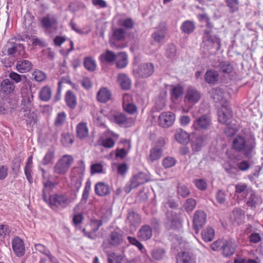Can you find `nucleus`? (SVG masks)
I'll use <instances>...</instances> for the list:
<instances>
[{
  "mask_svg": "<svg viewBox=\"0 0 263 263\" xmlns=\"http://www.w3.org/2000/svg\"><path fill=\"white\" fill-rule=\"evenodd\" d=\"M256 147V139L252 134H239L233 138L232 142V149L237 153L243 154L248 158L253 156Z\"/></svg>",
  "mask_w": 263,
  "mask_h": 263,
  "instance_id": "f257e3e1",
  "label": "nucleus"
},
{
  "mask_svg": "<svg viewBox=\"0 0 263 263\" xmlns=\"http://www.w3.org/2000/svg\"><path fill=\"white\" fill-rule=\"evenodd\" d=\"M22 105L23 109L24 115L22 116V119L25 120L27 124L33 126L37 121V116L32 110L33 106V96L31 89L26 88L22 91Z\"/></svg>",
  "mask_w": 263,
  "mask_h": 263,
  "instance_id": "f03ea898",
  "label": "nucleus"
},
{
  "mask_svg": "<svg viewBox=\"0 0 263 263\" xmlns=\"http://www.w3.org/2000/svg\"><path fill=\"white\" fill-rule=\"evenodd\" d=\"M14 87L13 83L9 79H5L1 83L0 95L2 96L0 98V114H5L9 109V102L6 99L4 100L3 97L12 92Z\"/></svg>",
  "mask_w": 263,
  "mask_h": 263,
  "instance_id": "7ed1b4c3",
  "label": "nucleus"
},
{
  "mask_svg": "<svg viewBox=\"0 0 263 263\" xmlns=\"http://www.w3.org/2000/svg\"><path fill=\"white\" fill-rule=\"evenodd\" d=\"M203 46L208 50H219L221 47V39L217 35L213 34L211 30H205L202 37Z\"/></svg>",
  "mask_w": 263,
  "mask_h": 263,
  "instance_id": "20e7f679",
  "label": "nucleus"
},
{
  "mask_svg": "<svg viewBox=\"0 0 263 263\" xmlns=\"http://www.w3.org/2000/svg\"><path fill=\"white\" fill-rule=\"evenodd\" d=\"M73 162V158L70 155H65L58 160L53 166L54 173L60 175H65L68 171Z\"/></svg>",
  "mask_w": 263,
  "mask_h": 263,
  "instance_id": "39448f33",
  "label": "nucleus"
},
{
  "mask_svg": "<svg viewBox=\"0 0 263 263\" xmlns=\"http://www.w3.org/2000/svg\"><path fill=\"white\" fill-rule=\"evenodd\" d=\"M7 54L16 59L27 58V54L25 50L24 46L20 43L9 42L6 45Z\"/></svg>",
  "mask_w": 263,
  "mask_h": 263,
  "instance_id": "423d86ee",
  "label": "nucleus"
},
{
  "mask_svg": "<svg viewBox=\"0 0 263 263\" xmlns=\"http://www.w3.org/2000/svg\"><path fill=\"white\" fill-rule=\"evenodd\" d=\"M71 199L66 195L53 194L48 198L47 203L52 209H56L59 206L66 208L71 202Z\"/></svg>",
  "mask_w": 263,
  "mask_h": 263,
  "instance_id": "0eeeda50",
  "label": "nucleus"
},
{
  "mask_svg": "<svg viewBox=\"0 0 263 263\" xmlns=\"http://www.w3.org/2000/svg\"><path fill=\"white\" fill-rule=\"evenodd\" d=\"M148 181V177L144 173H139L134 175L130 178L128 183L124 188L125 192L129 193L133 189L144 184Z\"/></svg>",
  "mask_w": 263,
  "mask_h": 263,
  "instance_id": "6e6552de",
  "label": "nucleus"
},
{
  "mask_svg": "<svg viewBox=\"0 0 263 263\" xmlns=\"http://www.w3.org/2000/svg\"><path fill=\"white\" fill-rule=\"evenodd\" d=\"M164 224L168 230L178 229L181 226L180 215L173 211H167Z\"/></svg>",
  "mask_w": 263,
  "mask_h": 263,
  "instance_id": "1a4fd4ad",
  "label": "nucleus"
},
{
  "mask_svg": "<svg viewBox=\"0 0 263 263\" xmlns=\"http://www.w3.org/2000/svg\"><path fill=\"white\" fill-rule=\"evenodd\" d=\"M124 240L123 232L119 229H117L111 231L107 237L108 243L114 247H117L121 245Z\"/></svg>",
  "mask_w": 263,
  "mask_h": 263,
  "instance_id": "9d476101",
  "label": "nucleus"
},
{
  "mask_svg": "<svg viewBox=\"0 0 263 263\" xmlns=\"http://www.w3.org/2000/svg\"><path fill=\"white\" fill-rule=\"evenodd\" d=\"M155 67L151 63L141 64L137 69L134 70V74L138 77L146 78L153 74Z\"/></svg>",
  "mask_w": 263,
  "mask_h": 263,
  "instance_id": "9b49d317",
  "label": "nucleus"
},
{
  "mask_svg": "<svg viewBox=\"0 0 263 263\" xmlns=\"http://www.w3.org/2000/svg\"><path fill=\"white\" fill-rule=\"evenodd\" d=\"M201 98V93L199 90L192 86H189L186 89L184 102L186 103L194 105L197 103Z\"/></svg>",
  "mask_w": 263,
  "mask_h": 263,
  "instance_id": "f8f14e48",
  "label": "nucleus"
},
{
  "mask_svg": "<svg viewBox=\"0 0 263 263\" xmlns=\"http://www.w3.org/2000/svg\"><path fill=\"white\" fill-rule=\"evenodd\" d=\"M175 120V115L170 111L162 112L159 116V125L163 128H168L173 125Z\"/></svg>",
  "mask_w": 263,
  "mask_h": 263,
  "instance_id": "ddd939ff",
  "label": "nucleus"
},
{
  "mask_svg": "<svg viewBox=\"0 0 263 263\" xmlns=\"http://www.w3.org/2000/svg\"><path fill=\"white\" fill-rule=\"evenodd\" d=\"M141 221V217L137 213L133 210L128 211L126 222L129 227L130 231H135Z\"/></svg>",
  "mask_w": 263,
  "mask_h": 263,
  "instance_id": "4468645a",
  "label": "nucleus"
},
{
  "mask_svg": "<svg viewBox=\"0 0 263 263\" xmlns=\"http://www.w3.org/2000/svg\"><path fill=\"white\" fill-rule=\"evenodd\" d=\"M206 221V215L201 210L196 211L194 215L193 224L196 234L199 233V230L204 225Z\"/></svg>",
  "mask_w": 263,
  "mask_h": 263,
  "instance_id": "2eb2a0df",
  "label": "nucleus"
},
{
  "mask_svg": "<svg viewBox=\"0 0 263 263\" xmlns=\"http://www.w3.org/2000/svg\"><path fill=\"white\" fill-rule=\"evenodd\" d=\"M210 94L211 98L216 102L226 103L230 97L229 93L220 88L212 89L210 91Z\"/></svg>",
  "mask_w": 263,
  "mask_h": 263,
  "instance_id": "dca6fc26",
  "label": "nucleus"
},
{
  "mask_svg": "<svg viewBox=\"0 0 263 263\" xmlns=\"http://www.w3.org/2000/svg\"><path fill=\"white\" fill-rule=\"evenodd\" d=\"M232 117V111L228 105H222L218 113L219 121L222 124H229Z\"/></svg>",
  "mask_w": 263,
  "mask_h": 263,
  "instance_id": "f3484780",
  "label": "nucleus"
},
{
  "mask_svg": "<svg viewBox=\"0 0 263 263\" xmlns=\"http://www.w3.org/2000/svg\"><path fill=\"white\" fill-rule=\"evenodd\" d=\"M211 124V120L207 115L200 116L194 121L193 127L197 130L207 129Z\"/></svg>",
  "mask_w": 263,
  "mask_h": 263,
  "instance_id": "a211bd4d",
  "label": "nucleus"
},
{
  "mask_svg": "<svg viewBox=\"0 0 263 263\" xmlns=\"http://www.w3.org/2000/svg\"><path fill=\"white\" fill-rule=\"evenodd\" d=\"M110 120L119 125L125 127L130 126L132 123V121L130 119L126 118L125 115L121 113L110 116Z\"/></svg>",
  "mask_w": 263,
  "mask_h": 263,
  "instance_id": "6ab92c4d",
  "label": "nucleus"
},
{
  "mask_svg": "<svg viewBox=\"0 0 263 263\" xmlns=\"http://www.w3.org/2000/svg\"><path fill=\"white\" fill-rule=\"evenodd\" d=\"M247 196H248V197L246 198V204L248 206L255 208L257 205L261 203L262 199L261 197L252 190H249L248 194Z\"/></svg>",
  "mask_w": 263,
  "mask_h": 263,
  "instance_id": "aec40b11",
  "label": "nucleus"
},
{
  "mask_svg": "<svg viewBox=\"0 0 263 263\" xmlns=\"http://www.w3.org/2000/svg\"><path fill=\"white\" fill-rule=\"evenodd\" d=\"M132 99L131 96L128 94H125L123 96V107L129 114H134L137 111V107L132 102Z\"/></svg>",
  "mask_w": 263,
  "mask_h": 263,
  "instance_id": "412c9836",
  "label": "nucleus"
},
{
  "mask_svg": "<svg viewBox=\"0 0 263 263\" xmlns=\"http://www.w3.org/2000/svg\"><path fill=\"white\" fill-rule=\"evenodd\" d=\"M166 33L165 24L161 23L156 28V30L152 34V37L155 42L160 43L165 39Z\"/></svg>",
  "mask_w": 263,
  "mask_h": 263,
  "instance_id": "4be33fe9",
  "label": "nucleus"
},
{
  "mask_svg": "<svg viewBox=\"0 0 263 263\" xmlns=\"http://www.w3.org/2000/svg\"><path fill=\"white\" fill-rule=\"evenodd\" d=\"M12 249L15 254L18 257L24 255L25 253V246L22 239L16 237L12 241Z\"/></svg>",
  "mask_w": 263,
  "mask_h": 263,
  "instance_id": "5701e85b",
  "label": "nucleus"
},
{
  "mask_svg": "<svg viewBox=\"0 0 263 263\" xmlns=\"http://www.w3.org/2000/svg\"><path fill=\"white\" fill-rule=\"evenodd\" d=\"M41 22L43 27L47 30L56 29L57 28L58 21L53 15H46L42 18Z\"/></svg>",
  "mask_w": 263,
  "mask_h": 263,
  "instance_id": "b1692460",
  "label": "nucleus"
},
{
  "mask_svg": "<svg viewBox=\"0 0 263 263\" xmlns=\"http://www.w3.org/2000/svg\"><path fill=\"white\" fill-rule=\"evenodd\" d=\"M152 228L147 224L142 226L137 233V237L141 240L146 241L152 237Z\"/></svg>",
  "mask_w": 263,
  "mask_h": 263,
  "instance_id": "393cba45",
  "label": "nucleus"
},
{
  "mask_svg": "<svg viewBox=\"0 0 263 263\" xmlns=\"http://www.w3.org/2000/svg\"><path fill=\"white\" fill-rule=\"evenodd\" d=\"M95 191L96 194L99 196H105L110 192V187L103 182H99L95 185Z\"/></svg>",
  "mask_w": 263,
  "mask_h": 263,
  "instance_id": "a878e982",
  "label": "nucleus"
},
{
  "mask_svg": "<svg viewBox=\"0 0 263 263\" xmlns=\"http://www.w3.org/2000/svg\"><path fill=\"white\" fill-rule=\"evenodd\" d=\"M236 245L234 241L231 240L223 241L221 249L222 253L226 257H229L232 255L235 250Z\"/></svg>",
  "mask_w": 263,
  "mask_h": 263,
  "instance_id": "bb28decb",
  "label": "nucleus"
},
{
  "mask_svg": "<svg viewBox=\"0 0 263 263\" xmlns=\"http://www.w3.org/2000/svg\"><path fill=\"white\" fill-rule=\"evenodd\" d=\"M32 63L26 60H21L20 59L17 61L16 68L17 70L21 73H25L29 71L32 68Z\"/></svg>",
  "mask_w": 263,
  "mask_h": 263,
  "instance_id": "cd10ccee",
  "label": "nucleus"
},
{
  "mask_svg": "<svg viewBox=\"0 0 263 263\" xmlns=\"http://www.w3.org/2000/svg\"><path fill=\"white\" fill-rule=\"evenodd\" d=\"M175 138L177 141L181 144H186L189 142V135L181 128L175 130Z\"/></svg>",
  "mask_w": 263,
  "mask_h": 263,
  "instance_id": "c85d7f7f",
  "label": "nucleus"
},
{
  "mask_svg": "<svg viewBox=\"0 0 263 263\" xmlns=\"http://www.w3.org/2000/svg\"><path fill=\"white\" fill-rule=\"evenodd\" d=\"M97 100L101 103H106L111 98V93L106 88H101L97 93Z\"/></svg>",
  "mask_w": 263,
  "mask_h": 263,
  "instance_id": "c756f323",
  "label": "nucleus"
},
{
  "mask_svg": "<svg viewBox=\"0 0 263 263\" xmlns=\"http://www.w3.org/2000/svg\"><path fill=\"white\" fill-rule=\"evenodd\" d=\"M117 80L122 89L128 90L130 88L131 85L130 80L126 74L119 73L118 76Z\"/></svg>",
  "mask_w": 263,
  "mask_h": 263,
  "instance_id": "7c9ffc66",
  "label": "nucleus"
},
{
  "mask_svg": "<svg viewBox=\"0 0 263 263\" xmlns=\"http://www.w3.org/2000/svg\"><path fill=\"white\" fill-rule=\"evenodd\" d=\"M77 136L80 139L86 138L88 136V128L86 123L80 122L77 126Z\"/></svg>",
  "mask_w": 263,
  "mask_h": 263,
  "instance_id": "2f4dec72",
  "label": "nucleus"
},
{
  "mask_svg": "<svg viewBox=\"0 0 263 263\" xmlns=\"http://www.w3.org/2000/svg\"><path fill=\"white\" fill-rule=\"evenodd\" d=\"M65 101L67 105L71 109H74L77 104V98L71 90H68L65 95Z\"/></svg>",
  "mask_w": 263,
  "mask_h": 263,
  "instance_id": "473e14b6",
  "label": "nucleus"
},
{
  "mask_svg": "<svg viewBox=\"0 0 263 263\" xmlns=\"http://www.w3.org/2000/svg\"><path fill=\"white\" fill-rule=\"evenodd\" d=\"M116 66L121 69L125 68L128 64V58L124 52H120L116 56Z\"/></svg>",
  "mask_w": 263,
  "mask_h": 263,
  "instance_id": "72a5a7b5",
  "label": "nucleus"
},
{
  "mask_svg": "<svg viewBox=\"0 0 263 263\" xmlns=\"http://www.w3.org/2000/svg\"><path fill=\"white\" fill-rule=\"evenodd\" d=\"M163 155V149L161 147L155 146L150 150L149 160L153 162L159 160Z\"/></svg>",
  "mask_w": 263,
  "mask_h": 263,
  "instance_id": "f704fd0d",
  "label": "nucleus"
},
{
  "mask_svg": "<svg viewBox=\"0 0 263 263\" xmlns=\"http://www.w3.org/2000/svg\"><path fill=\"white\" fill-rule=\"evenodd\" d=\"M205 81L209 84H214L218 81L219 74L215 70H208L204 76Z\"/></svg>",
  "mask_w": 263,
  "mask_h": 263,
  "instance_id": "c9c22d12",
  "label": "nucleus"
},
{
  "mask_svg": "<svg viewBox=\"0 0 263 263\" xmlns=\"http://www.w3.org/2000/svg\"><path fill=\"white\" fill-rule=\"evenodd\" d=\"M171 99L173 102L176 101L183 94V88L180 85L174 86L171 91Z\"/></svg>",
  "mask_w": 263,
  "mask_h": 263,
  "instance_id": "e433bc0d",
  "label": "nucleus"
},
{
  "mask_svg": "<svg viewBox=\"0 0 263 263\" xmlns=\"http://www.w3.org/2000/svg\"><path fill=\"white\" fill-rule=\"evenodd\" d=\"M117 55L111 51L107 50L106 52L102 54L100 57V59L102 63H111L116 60Z\"/></svg>",
  "mask_w": 263,
  "mask_h": 263,
  "instance_id": "4c0bfd02",
  "label": "nucleus"
},
{
  "mask_svg": "<svg viewBox=\"0 0 263 263\" xmlns=\"http://www.w3.org/2000/svg\"><path fill=\"white\" fill-rule=\"evenodd\" d=\"M165 253L166 251L164 248L156 247L152 251L151 255L154 259L159 260L164 257Z\"/></svg>",
  "mask_w": 263,
  "mask_h": 263,
  "instance_id": "58836bf2",
  "label": "nucleus"
},
{
  "mask_svg": "<svg viewBox=\"0 0 263 263\" xmlns=\"http://www.w3.org/2000/svg\"><path fill=\"white\" fill-rule=\"evenodd\" d=\"M233 216L235 222L237 224H239L243 222L245 219V212L242 210L240 209H235L233 211Z\"/></svg>",
  "mask_w": 263,
  "mask_h": 263,
  "instance_id": "ea45409f",
  "label": "nucleus"
},
{
  "mask_svg": "<svg viewBox=\"0 0 263 263\" xmlns=\"http://www.w3.org/2000/svg\"><path fill=\"white\" fill-rule=\"evenodd\" d=\"M43 184L44 186L42 195L43 199L46 202H47L48 197L46 194V190L48 189L50 190H52L54 187V184L48 178L47 179L43 180Z\"/></svg>",
  "mask_w": 263,
  "mask_h": 263,
  "instance_id": "a19ab883",
  "label": "nucleus"
},
{
  "mask_svg": "<svg viewBox=\"0 0 263 263\" xmlns=\"http://www.w3.org/2000/svg\"><path fill=\"white\" fill-rule=\"evenodd\" d=\"M55 152L52 148L48 149L42 161V163L44 165H47L53 162L54 159Z\"/></svg>",
  "mask_w": 263,
  "mask_h": 263,
  "instance_id": "79ce46f5",
  "label": "nucleus"
},
{
  "mask_svg": "<svg viewBox=\"0 0 263 263\" xmlns=\"http://www.w3.org/2000/svg\"><path fill=\"white\" fill-rule=\"evenodd\" d=\"M214 231L213 228L208 227L201 233V236L204 241L209 242L212 241L214 237Z\"/></svg>",
  "mask_w": 263,
  "mask_h": 263,
  "instance_id": "37998d69",
  "label": "nucleus"
},
{
  "mask_svg": "<svg viewBox=\"0 0 263 263\" xmlns=\"http://www.w3.org/2000/svg\"><path fill=\"white\" fill-rule=\"evenodd\" d=\"M40 99L44 101H48L51 97V90L48 86H45L40 91Z\"/></svg>",
  "mask_w": 263,
  "mask_h": 263,
  "instance_id": "c03bdc74",
  "label": "nucleus"
},
{
  "mask_svg": "<svg viewBox=\"0 0 263 263\" xmlns=\"http://www.w3.org/2000/svg\"><path fill=\"white\" fill-rule=\"evenodd\" d=\"M219 68L220 71L224 74H229L233 70V66L227 61L221 62L219 64Z\"/></svg>",
  "mask_w": 263,
  "mask_h": 263,
  "instance_id": "a18cd8bd",
  "label": "nucleus"
},
{
  "mask_svg": "<svg viewBox=\"0 0 263 263\" xmlns=\"http://www.w3.org/2000/svg\"><path fill=\"white\" fill-rule=\"evenodd\" d=\"M191 260L192 258L190 254L185 251L178 253L177 257L178 263H189Z\"/></svg>",
  "mask_w": 263,
  "mask_h": 263,
  "instance_id": "49530a36",
  "label": "nucleus"
},
{
  "mask_svg": "<svg viewBox=\"0 0 263 263\" xmlns=\"http://www.w3.org/2000/svg\"><path fill=\"white\" fill-rule=\"evenodd\" d=\"M84 65L87 70L91 71H94L97 66L96 61L90 57L85 58Z\"/></svg>",
  "mask_w": 263,
  "mask_h": 263,
  "instance_id": "de8ad7c7",
  "label": "nucleus"
},
{
  "mask_svg": "<svg viewBox=\"0 0 263 263\" xmlns=\"http://www.w3.org/2000/svg\"><path fill=\"white\" fill-rule=\"evenodd\" d=\"M177 54L176 46L173 44L167 45L166 48L165 55L167 58L174 59Z\"/></svg>",
  "mask_w": 263,
  "mask_h": 263,
  "instance_id": "09e8293b",
  "label": "nucleus"
},
{
  "mask_svg": "<svg viewBox=\"0 0 263 263\" xmlns=\"http://www.w3.org/2000/svg\"><path fill=\"white\" fill-rule=\"evenodd\" d=\"M181 29L183 32L189 34L194 31L195 26L193 22L186 21L182 24Z\"/></svg>",
  "mask_w": 263,
  "mask_h": 263,
  "instance_id": "8fccbe9b",
  "label": "nucleus"
},
{
  "mask_svg": "<svg viewBox=\"0 0 263 263\" xmlns=\"http://www.w3.org/2000/svg\"><path fill=\"white\" fill-rule=\"evenodd\" d=\"M61 142L64 146L68 147L73 143V140L68 133H63L62 134Z\"/></svg>",
  "mask_w": 263,
  "mask_h": 263,
  "instance_id": "3c124183",
  "label": "nucleus"
},
{
  "mask_svg": "<svg viewBox=\"0 0 263 263\" xmlns=\"http://www.w3.org/2000/svg\"><path fill=\"white\" fill-rule=\"evenodd\" d=\"M127 239L130 244L137 247L141 253H143L145 251L143 245L136 238L132 236H128Z\"/></svg>",
  "mask_w": 263,
  "mask_h": 263,
  "instance_id": "603ef678",
  "label": "nucleus"
},
{
  "mask_svg": "<svg viewBox=\"0 0 263 263\" xmlns=\"http://www.w3.org/2000/svg\"><path fill=\"white\" fill-rule=\"evenodd\" d=\"M193 183L197 189L200 191H204L207 189L208 183L203 179H196L194 180Z\"/></svg>",
  "mask_w": 263,
  "mask_h": 263,
  "instance_id": "864d4df0",
  "label": "nucleus"
},
{
  "mask_svg": "<svg viewBox=\"0 0 263 263\" xmlns=\"http://www.w3.org/2000/svg\"><path fill=\"white\" fill-rule=\"evenodd\" d=\"M251 188H248L247 184L244 183H239L235 185V192L237 194H241L246 193L247 195L248 194L249 190H251Z\"/></svg>",
  "mask_w": 263,
  "mask_h": 263,
  "instance_id": "5fc2aeb1",
  "label": "nucleus"
},
{
  "mask_svg": "<svg viewBox=\"0 0 263 263\" xmlns=\"http://www.w3.org/2000/svg\"><path fill=\"white\" fill-rule=\"evenodd\" d=\"M125 35V31L123 28H117L113 32V39L117 41L122 40Z\"/></svg>",
  "mask_w": 263,
  "mask_h": 263,
  "instance_id": "6e6d98bb",
  "label": "nucleus"
},
{
  "mask_svg": "<svg viewBox=\"0 0 263 263\" xmlns=\"http://www.w3.org/2000/svg\"><path fill=\"white\" fill-rule=\"evenodd\" d=\"M122 257L121 255L112 253L108 256V263H122Z\"/></svg>",
  "mask_w": 263,
  "mask_h": 263,
  "instance_id": "4d7b16f0",
  "label": "nucleus"
},
{
  "mask_svg": "<svg viewBox=\"0 0 263 263\" xmlns=\"http://www.w3.org/2000/svg\"><path fill=\"white\" fill-rule=\"evenodd\" d=\"M66 119V115L64 112H59L55 120L54 125L58 127L62 126L65 122Z\"/></svg>",
  "mask_w": 263,
  "mask_h": 263,
  "instance_id": "13d9d810",
  "label": "nucleus"
},
{
  "mask_svg": "<svg viewBox=\"0 0 263 263\" xmlns=\"http://www.w3.org/2000/svg\"><path fill=\"white\" fill-rule=\"evenodd\" d=\"M177 191L178 193L182 197H186L190 194L189 189L185 185L182 184H178Z\"/></svg>",
  "mask_w": 263,
  "mask_h": 263,
  "instance_id": "bf43d9fd",
  "label": "nucleus"
},
{
  "mask_svg": "<svg viewBox=\"0 0 263 263\" xmlns=\"http://www.w3.org/2000/svg\"><path fill=\"white\" fill-rule=\"evenodd\" d=\"M32 76L34 80L37 82L44 81L46 78V74L43 71L36 70L32 73Z\"/></svg>",
  "mask_w": 263,
  "mask_h": 263,
  "instance_id": "052dcab7",
  "label": "nucleus"
},
{
  "mask_svg": "<svg viewBox=\"0 0 263 263\" xmlns=\"http://www.w3.org/2000/svg\"><path fill=\"white\" fill-rule=\"evenodd\" d=\"M196 201L193 198H189L184 204V208L187 212H191L195 208Z\"/></svg>",
  "mask_w": 263,
  "mask_h": 263,
  "instance_id": "680f3d73",
  "label": "nucleus"
},
{
  "mask_svg": "<svg viewBox=\"0 0 263 263\" xmlns=\"http://www.w3.org/2000/svg\"><path fill=\"white\" fill-rule=\"evenodd\" d=\"M103 224L102 221L100 219H91L90 226L91 228L92 232L96 233L99 229L100 227Z\"/></svg>",
  "mask_w": 263,
  "mask_h": 263,
  "instance_id": "e2e57ef3",
  "label": "nucleus"
},
{
  "mask_svg": "<svg viewBox=\"0 0 263 263\" xmlns=\"http://www.w3.org/2000/svg\"><path fill=\"white\" fill-rule=\"evenodd\" d=\"M226 2L231 12H234L238 10V0H226Z\"/></svg>",
  "mask_w": 263,
  "mask_h": 263,
  "instance_id": "0e129e2a",
  "label": "nucleus"
},
{
  "mask_svg": "<svg viewBox=\"0 0 263 263\" xmlns=\"http://www.w3.org/2000/svg\"><path fill=\"white\" fill-rule=\"evenodd\" d=\"M176 163V160L173 157H167L162 161V165L165 168H169L173 166Z\"/></svg>",
  "mask_w": 263,
  "mask_h": 263,
  "instance_id": "69168bd1",
  "label": "nucleus"
},
{
  "mask_svg": "<svg viewBox=\"0 0 263 263\" xmlns=\"http://www.w3.org/2000/svg\"><path fill=\"white\" fill-rule=\"evenodd\" d=\"M9 77L16 83L20 82L23 79H26V77L25 75H21L13 71L9 74Z\"/></svg>",
  "mask_w": 263,
  "mask_h": 263,
  "instance_id": "338daca9",
  "label": "nucleus"
},
{
  "mask_svg": "<svg viewBox=\"0 0 263 263\" xmlns=\"http://www.w3.org/2000/svg\"><path fill=\"white\" fill-rule=\"evenodd\" d=\"M11 231L8 226L5 224L0 225V238H4L9 235Z\"/></svg>",
  "mask_w": 263,
  "mask_h": 263,
  "instance_id": "774afa93",
  "label": "nucleus"
}]
</instances>
